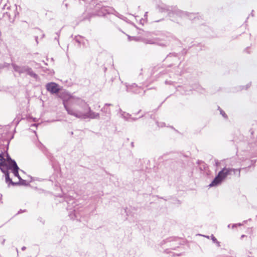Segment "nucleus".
<instances>
[{"label": "nucleus", "mask_w": 257, "mask_h": 257, "mask_svg": "<svg viewBox=\"0 0 257 257\" xmlns=\"http://www.w3.org/2000/svg\"><path fill=\"white\" fill-rule=\"evenodd\" d=\"M237 226V224H233L232 226V228H234Z\"/></svg>", "instance_id": "9b49d317"}, {"label": "nucleus", "mask_w": 257, "mask_h": 257, "mask_svg": "<svg viewBox=\"0 0 257 257\" xmlns=\"http://www.w3.org/2000/svg\"><path fill=\"white\" fill-rule=\"evenodd\" d=\"M230 226V224L228 225V227L229 228Z\"/></svg>", "instance_id": "f3484780"}, {"label": "nucleus", "mask_w": 257, "mask_h": 257, "mask_svg": "<svg viewBox=\"0 0 257 257\" xmlns=\"http://www.w3.org/2000/svg\"><path fill=\"white\" fill-rule=\"evenodd\" d=\"M65 106V108H66L68 112L69 113V114H72V115H75V112H74L72 110L70 109L68 107H67V106Z\"/></svg>", "instance_id": "1a4fd4ad"}, {"label": "nucleus", "mask_w": 257, "mask_h": 257, "mask_svg": "<svg viewBox=\"0 0 257 257\" xmlns=\"http://www.w3.org/2000/svg\"><path fill=\"white\" fill-rule=\"evenodd\" d=\"M8 165L6 164V167L7 168L6 169H4L5 172H4L6 174V177H9V174L8 172V170H11L16 177H20L18 173L19 168L16 162L14 160H12L11 158H8Z\"/></svg>", "instance_id": "f257e3e1"}, {"label": "nucleus", "mask_w": 257, "mask_h": 257, "mask_svg": "<svg viewBox=\"0 0 257 257\" xmlns=\"http://www.w3.org/2000/svg\"><path fill=\"white\" fill-rule=\"evenodd\" d=\"M19 179V181L18 182H14L11 178H5L6 182L9 185L10 184L13 185H21L24 186H27L29 184V183L31 182V180L30 181H28L22 179V178H18Z\"/></svg>", "instance_id": "20e7f679"}, {"label": "nucleus", "mask_w": 257, "mask_h": 257, "mask_svg": "<svg viewBox=\"0 0 257 257\" xmlns=\"http://www.w3.org/2000/svg\"><path fill=\"white\" fill-rule=\"evenodd\" d=\"M26 247L25 246H23V247H22V249L23 250H25V249H26Z\"/></svg>", "instance_id": "4468645a"}, {"label": "nucleus", "mask_w": 257, "mask_h": 257, "mask_svg": "<svg viewBox=\"0 0 257 257\" xmlns=\"http://www.w3.org/2000/svg\"><path fill=\"white\" fill-rule=\"evenodd\" d=\"M25 212V210L23 211L22 210H20L19 212H18V213H20L21 212Z\"/></svg>", "instance_id": "ddd939ff"}, {"label": "nucleus", "mask_w": 257, "mask_h": 257, "mask_svg": "<svg viewBox=\"0 0 257 257\" xmlns=\"http://www.w3.org/2000/svg\"><path fill=\"white\" fill-rule=\"evenodd\" d=\"M46 88L47 91L53 94L57 93L61 90L59 85L55 82L47 84Z\"/></svg>", "instance_id": "7ed1b4c3"}, {"label": "nucleus", "mask_w": 257, "mask_h": 257, "mask_svg": "<svg viewBox=\"0 0 257 257\" xmlns=\"http://www.w3.org/2000/svg\"><path fill=\"white\" fill-rule=\"evenodd\" d=\"M2 194H0V201H1V203H3V201H2Z\"/></svg>", "instance_id": "9d476101"}, {"label": "nucleus", "mask_w": 257, "mask_h": 257, "mask_svg": "<svg viewBox=\"0 0 257 257\" xmlns=\"http://www.w3.org/2000/svg\"><path fill=\"white\" fill-rule=\"evenodd\" d=\"M225 178H214L212 182L208 185L209 187L217 186L220 184Z\"/></svg>", "instance_id": "423d86ee"}, {"label": "nucleus", "mask_w": 257, "mask_h": 257, "mask_svg": "<svg viewBox=\"0 0 257 257\" xmlns=\"http://www.w3.org/2000/svg\"><path fill=\"white\" fill-rule=\"evenodd\" d=\"M74 108L75 110L81 113H87L89 111L88 104L84 101L81 99H79L75 102Z\"/></svg>", "instance_id": "f03ea898"}, {"label": "nucleus", "mask_w": 257, "mask_h": 257, "mask_svg": "<svg viewBox=\"0 0 257 257\" xmlns=\"http://www.w3.org/2000/svg\"><path fill=\"white\" fill-rule=\"evenodd\" d=\"M6 161L2 155H0V169L3 172H5L4 169H6Z\"/></svg>", "instance_id": "0eeeda50"}, {"label": "nucleus", "mask_w": 257, "mask_h": 257, "mask_svg": "<svg viewBox=\"0 0 257 257\" xmlns=\"http://www.w3.org/2000/svg\"><path fill=\"white\" fill-rule=\"evenodd\" d=\"M234 171L232 169L228 168H224L221 171H220L217 177H226L228 175H234Z\"/></svg>", "instance_id": "39448f33"}, {"label": "nucleus", "mask_w": 257, "mask_h": 257, "mask_svg": "<svg viewBox=\"0 0 257 257\" xmlns=\"http://www.w3.org/2000/svg\"><path fill=\"white\" fill-rule=\"evenodd\" d=\"M211 238L212 241L214 243H216L218 246H220V242L217 240L216 238L214 237L213 235H211Z\"/></svg>", "instance_id": "6e6552de"}, {"label": "nucleus", "mask_w": 257, "mask_h": 257, "mask_svg": "<svg viewBox=\"0 0 257 257\" xmlns=\"http://www.w3.org/2000/svg\"><path fill=\"white\" fill-rule=\"evenodd\" d=\"M242 224L241 223H238L237 224V225L241 226Z\"/></svg>", "instance_id": "2eb2a0df"}, {"label": "nucleus", "mask_w": 257, "mask_h": 257, "mask_svg": "<svg viewBox=\"0 0 257 257\" xmlns=\"http://www.w3.org/2000/svg\"><path fill=\"white\" fill-rule=\"evenodd\" d=\"M73 211L74 212V215L75 216V217H76V211L75 210H74Z\"/></svg>", "instance_id": "f8f14e48"}, {"label": "nucleus", "mask_w": 257, "mask_h": 257, "mask_svg": "<svg viewBox=\"0 0 257 257\" xmlns=\"http://www.w3.org/2000/svg\"><path fill=\"white\" fill-rule=\"evenodd\" d=\"M244 235H241V237L242 238V237H244Z\"/></svg>", "instance_id": "dca6fc26"}]
</instances>
